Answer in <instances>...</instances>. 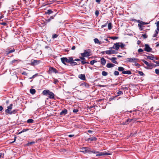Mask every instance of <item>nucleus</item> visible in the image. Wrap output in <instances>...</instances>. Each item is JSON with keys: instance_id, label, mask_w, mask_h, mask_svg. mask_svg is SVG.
Masks as SVG:
<instances>
[{"instance_id": "20e7f679", "label": "nucleus", "mask_w": 159, "mask_h": 159, "mask_svg": "<svg viewBox=\"0 0 159 159\" xmlns=\"http://www.w3.org/2000/svg\"><path fill=\"white\" fill-rule=\"evenodd\" d=\"M142 61L143 63H144L146 65L148 66L147 67H145L147 69H151L152 68V66L153 65V64H149L148 62L144 60H142Z\"/></svg>"}, {"instance_id": "79ce46f5", "label": "nucleus", "mask_w": 159, "mask_h": 159, "mask_svg": "<svg viewBox=\"0 0 159 159\" xmlns=\"http://www.w3.org/2000/svg\"><path fill=\"white\" fill-rule=\"evenodd\" d=\"M119 72L117 71H115L114 72V74L116 76L119 75Z\"/></svg>"}, {"instance_id": "4d7b16f0", "label": "nucleus", "mask_w": 159, "mask_h": 159, "mask_svg": "<svg viewBox=\"0 0 159 159\" xmlns=\"http://www.w3.org/2000/svg\"><path fill=\"white\" fill-rule=\"evenodd\" d=\"M143 51V50L142 48H139L138 50V52H142Z\"/></svg>"}, {"instance_id": "393cba45", "label": "nucleus", "mask_w": 159, "mask_h": 159, "mask_svg": "<svg viewBox=\"0 0 159 159\" xmlns=\"http://www.w3.org/2000/svg\"><path fill=\"white\" fill-rule=\"evenodd\" d=\"M51 20V19L49 18L48 19L45 20V21L42 24L43 25V26L46 25H47V23L48 22H49Z\"/></svg>"}, {"instance_id": "6ab92c4d", "label": "nucleus", "mask_w": 159, "mask_h": 159, "mask_svg": "<svg viewBox=\"0 0 159 159\" xmlns=\"http://www.w3.org/2000/svg\"><path fill=\"white\" fill-rule=\"evenodd\" d=\"M80 86L83 87H85L86 88H89V84L84 82L83 83L81 84Z\"/></svg>"}, {"instance_id": "6e6d98bb", "label": "nucleus", "mask_w": 159, "mask_h": 159, "mask_svg": "<svg viewBox=\"0 0 159 159\" xmlns=\"http://www.w3.org/2000/svg\"><path fill=\"white\" fill-rule=\"evenodd\" d=\"M117 94L118 95H120L121 94H122L123 93L121 91H120L117 92Z\"/></svg>"}, {"instance_id": "c756f323", "label": "nucleus", "mask_w": 159, "mask_h": 159, "mask_svg": "<svg viewBox=\"0 0 159 159\" xmlns=\"http://www.w3.org/2000/svg\"><path fill=\"white\" fill-rule=\"evenodd\" d=\"M29 130V129H23L20 132H19L18 134H20L24 132H26L27 131H28Z\"/></svg>"}, {"instance_id": "473e14b6", "label": "nucleus", "mask_w": 159, "mask_h": 159, "mask_svg": "<svg viewBox=\"0 0 159 159\" xmlns=\"http://www.w3.org/2000/svg\"><path fill=\"white\" fill-rule=\"evenodd\" d=\"M138 26L139 27V29L140 30H143V26H142V25H141L140 23H139L138 24Z\"/></svg>"}, {"instance_id": "412c9836", "label": "nucleus", "mask_w": 159, "mask_h": 159, "mask_svg": "<svg viewBox=\"0 0 159 159\" xmlns=\"http://www.w3.org/2000/svg\"><path fill=\"white\" fill-rule=\"evenodd\" d=\"M100 62L101 63L102 65H105L106 63V60L103 57H102L101 59Z\"/></svg>"}, {"instance_id": "774afa93", "label": "nucleus", "mask_w": 159, "mask_h": 159, "mask_svg": "<svg viewBox=\"0 0 159 159\" xmlns=\"http://www.w3.org/2000/svg\"><path fill=\"white\" fill-rule=\"evenodd\" d=\"M82 64L83 65L86 64V61H81Z\"/></svg>"}, {"instance_id": "a18cd8bd", "label": "nucleus", "mask_w": 159, "mask_h": 159, "mask_svg": "<svg viewBox=\"0 0 159 159\" xmlns=\"http://www.w3.org/2000/svg\"><path fill=\"white\" fill-rule=\"evenodd\" d=\"M58 35L57 34H54L52 35V38L53 39H54L55 38H57L58 37Z\"/></svg>"}, {"instance_id": "f257e3e1", "label": "nucleus", "mask_w": 159, "mask_h": 159, "mask_svg": "<svg viewBox=\"0 0 159 159\" xmlns=\"http://www.w3.org/2000/svg\"><path fill=\"white\" fill-rule=\"evenodd\" d=\"M81 149L82 150H84L80 151L81 152H83L84 153H85L86 152L89 153V154L91 153H93L94 154H96V153H97L98 152H96L95 150H91V148L89 147H82L81 148Z\"/></svg>"}, {"instance_id": "5701e85b", "label": "nucleus", "mask_w": 159, "mask_h": 159, "mask_svg": "<svg viewBox=\"0 0 159 159\" xmlns=\"http://www.w3.org/2000/svg\"><path fill=\"white\" fill-rule=\"evenodd\" d=\"M122 74H128V75H131L132 74V73H131V71L129 70H126V71L124 70V71H123L122 72Z\"/></svg>"}, {"instance_id": "bf43d9fd", "label": "nucleus", "mask_w": 159, "mask_h": 159, "mask_svg": "<svg viewBox=\"0 0 159 159\" xmlns=\"http://www.w3.org/2000/svg\"><path fill=\"white\" fill-rule=\"evenodd\" d=\"M4 155V154L3 153V154L1 152L0 153V158H1V157L3 158Z\"/></svg>"}, {"instance_id": "9b49d317", "label": "nucleus", "mask_w": 159, "mask_h": 159, "mask_svg": "<svg viewBox=\"0 0 159 159\" xmlns=\"http://www.w3.org/2000/svg\"><path fill=\"white\" fill-rule=\"evenodd\" d=\"M13 106V104H11L9 106L7 107V109H6L5 111L6 113H8V114H9L10 112L11 111L12 108V107Z\"/></svg>"}, {"instance_id": "69168bd1", "label": "nucleus", "mask_w": 159, "mask_h": 159, "mask_svg": "<svg viewBox=\"0 0 159 159\" xmlns=\"http://www.w3.org/2000/svg\"><path fill=\"white\" fill-rule=\"evenodd\" d=\"M121 123L123 125H126V123L125 121H122Z\"/></svg>"}, {"instance_id": "0eeeda50", "label": "nucleus", "mask_w": 159, "mask_h": 159, "mask_svg": "<svg viewBox=\"0 0 159 159\" xmlns=\"http://www.w3.org/2000/svg\"><path fill=\"white\" fill-rule=\"evenodd\" d=\"M145 47L144 49L145 51H146L147 52H151L152 49L149 47L148 44H145Z\"/></svg>"}, {"instance_id": "6e6552de", "label": "nucleus", "mask_w": 159, "mask_h": 159, "mask_svg": "<svg viewBox=\"0 0 159 159\" xmlns=\"http://www.w3.org/2000/svg\"><path fill=\"white\" fill-rule=\"evenodd\" d=\"M41 61L39 60H32L31 61V64L32 66L36 65L39 64Z\"/></svg>"}, {"instance_id": "0e129e2a", "label": "nucleus", "mask_w": 159, "mask_h": 159, "mask_svg": "<svg viewBox=\"0 0 159 159\" xmlns=\"http://www.w3.org/2000/svg\"><path fill=\"white\" fill-rule=\"evenodd\" d=\"M2 25L4 26H6L7 25V23L5 22H3L1 24Z\"/></svg>"}, {"instance_id": "7c9ffc66", "label": "nucleus", "mask_w": 159, "mask_h": 159, "mask_svg": "<svg viewBox=\"0 0 159 159\" xmlns=\"http://www.w3.org/2000/svg\"><path fill=\"white\" fill-rule=\"evenodd\" d=\"M17 109H15L14 110H13L12 111H11L10 113H9V114H10V115H12L13 114H15L16 113V112H17Z\"/></svg>"}, {"instance_id": "864d4df0", "label": "nucleus", "mask_w": 159, "mask_h": 159, "mask_svg": "<svg viewBox=\"0 0 159 159\" xmlns=\"http://www.w3.org/2000/svg\"><path fill=\"white\" fill-rule=\"evenodd\" d=\"M57 13L55 14V15H53V16H51L50 17V19H53L54 18V17L56 16V15L57 14Z\"/></svg>"}, {"instance_id": "9d476101", "label": "nucleus", "mask_w": 159, "mask_h": 159, "mask_svg": "<svg viewBox=\"0 0 159 159\" xmlns=\"http://www.w3.org/2000/svg\"><path fill=\"white\" fill-rule=\"evenodd\" d=\"M52 72L55 73H56L58 72V71L55 68L53 67H50L49 68V73H51Z\"/></svg>"}, {"instance_id": "680f3d73", "label": "nucleus", "mask_w": 159, "mask_h": 159, "mask_svg": "<svg viewBox=\"0 0 159 159\" xmlns=\"http://www.w3.org/2000/svg\"><path fill=\"white\" fill-rule=\"evenodd\" d=\"M58 82V80L57 79H54V83L56 84Z\"/></svg>"}, {"instance_id": "e2e57ef3", "label": "nucleus", "mask_w": 159, "mask_h": 159, "mask_svg": "<svg viewBox=\"0 0 159 159\" xmlns=\"http://www.w3.org/2000/svg\"><path fill=\"white\" fill-rule=\"evenodd\" d=\"M22 75H27V74L25 72V71L23 72L22 73Z\"/></svg>"}, {"instance_id": "ddd939ff", "label": "nucleus", "mask_w": 159, "mask_h": 159, "mask_svg": "<svg viewBox=\"0 0 159 159\" xmlns=\"http://www.w3.org/2000/svg\"><path fill=\"white\" fill-rule=\"evenodd\" d=\"M49 93H50V90L48 89H45L43 91L42 94L43 95L48 96Z\"/></svg>"}, {"instance_id": "09e8293b", "label": "nucleus", "mask_w": 159, "mask_h": 159, "mask_svg": "<svg viewBox=\"0 0 159 159\" xmlns=\"http://www.w3.org/2000/svg\"><path fill=\"white\" fill-rule=\"evenodd\" d=\"M38 75V74H36L34 75L32 77H30L29 78V79H32V78H35V77H36Z\"/></svg>"}, {"instance_id": "f8f14e48", "label": "nucleus", "mask_w": 159, "mask_h": 159, "mask_svg": "<svg viewBox=\"0 0 159 159\" xmlns=\"http://www.w3.org/2000/svg\"><path fill=\"white\" fill-rule=\"evenodd\" d=\"M48 96V97L49 98L55 99V95L54 93L50 91V93H49Z\"/></svg>"}, {"instance_id": "ea45409f", "label": "nucleus", "mask_w": 159, "mask_h": 159, "mask_svg": "<svg viewBox=\"0 0 159 159\" xmlns=\"http://www.w3.org/2000/svg\"><path fill=\"white\" fill-rule=\"evenodd\" d=\"M137 72L141 76H143L144 75V74L142 72L140 71H138Z\"/></svg>"}, {"instance_id": "4c0bfd02", "label": "nucleus", "mask_w": 159, "mask_h": 159, "mask_svg": "<svg viewBox=\"0 0 159 159\" xmlns=\"http://www.w3.org/2000/svg\"><path fill=\"white\" fill-rule=\"evenodd\" d=\"M94 41L96 43H98L99 44L100 43L99 40L97 38H95L94 39Z\"/></svg>"}, {"instance_id": "49530a36", "label": "nucleus", "mask_w": 159, "mask_h": 159, "mask_svg": "<svg viewBox=\"0 0 159 159\" xmlns=\"http://www.w3.org/2000/svg\"><path fill=\"white\" fill-rule=\"evenodd\" d=\"M126 123V125L130 123V121L129 120V118H128L126 121H125Z\"/></svg>"}, {"instance_id": "39448f33", "label": "nucleus", "mask_w": 159, "mask_h": 159, "mask_svg": "<svg viewBox=\"0 0 159 159\" xmlns=\"http://www.w3.org/2000/svg\"><path fill=\"white\" fill-rule=\"evenodd\" d=\"M138 59L134 58H128L126 59V61L127 62H135Z\"/></svg>"}, {"instance_id": "58836bf2", "label": "nucleus", "mask_w": 159, "mask_h": 159, "mask_svg": "<svg viewBox=\"0 0 159 159\" xmlns=\"http://www.w3.org/2000/svg\"><path fill=\"white\" fill-rule=\"evenodd\" d=\"M97 62V61L95 60H93L91 61L90 62V64L91 65H93L94 63Z\"/></svg>"}, {"instance_id": "052dcab7", "label": "nucleus", "mask_w": 159, "mask_h": 159, "mask_svg": "<svg viewBox=\"0 0 159 159\" xmlns=\"http://www.w3.org/2000/svg\"><path fill=\"white\" fill-rule=\"evenodd\" d=\"M107 23H106L105 24L103 25H102V26H101L102 28H104V27L106 26H107Z\"/></svg>"}, {"instance_id": "a878e982", "label": "nucleus", "mask_w": 159, "mask_h": 159, "mask_svg": "<svg viewBox=\"0 0 159 159\" xmlns=\"http://www.w3.org/2000/svg\"><path fill=\"white\" fill-rule=\"evenodd\" d=\"M30 93L31 94L33 95L34 94L36 93V90L35 89H30Z\"/></svg>"}, {"instance_id": "1a4fd4ad", "label": "nucleus", "mask_w": 159, "mask_h": 159, "mask_svg": "<svg viewBox=\"0 0 159 159\" xmlns=\"http://www.w3.org/2000/svg\"><path fill=\"white\" fill-rule=\"evenodd\" d=\"M105 53L108 55H110L112 54H116L117 53V52L115 50H107L105 52Z\"/></svg>"}, {"instance_id": "2f4dec72", "label": "nucleus", "mask_w": 159, "mask_h": 159, "mask_svg": "<svg viewBox=\"0 0 159 159\" xmlns=\"http://www.w3.org/2000/svg\"><path fill=\"white\" fill-rule=\"evenodd\" d=\"M35 143V142L34 141L30 142H29L27 144H26V146H29L30 145L32 144H34Z\"/></svg>"}, {"instance_id": "4be33fe9", "label": "nucleus", "mask_w": 159, "mask_h": 159, "mask_svg": "<svg viewBox=\"0 0 159 159\" xmlns=\"http://www.w3.org/2000/svg\"><path fill=\"white\" fill-rule=\"evenodd\" d=\"M115 66V65L114 64L109 63H107L106 65V67L108 68H110L113 67Z\"/></svg>"}, {"instance_id": "c9c22d12", "label": "nucleus", "mask_w": 159, "mask_h": 159, "mask_svg": "<svg viewBox=\"0 0 159 159\" xmlns=\"http://www.w3.org/2000/svg\"><path fill=\"white\" fill-rule=\"evenodd\" d=\"M119 43L120 47L121 48H123L125 46V45L122 43Z\"/></svg>"}, {"instance_id": "e433bc0d", "label": "nucleus", "mask_w": 159, "mask_h": 159, "mask_svg": "<svg viewBox=\"0 0 159 159\" xmlns=\"http://www.w3.org/2000/svg\"><path fill=\"white\" fill-rule=\"evenodd\" d=\"M102 75L103 76H106L107 75L108 73L104 71H103L102 72Z\"/></svg>"}, {"instance_id": "aec40b11", "label": "nucleus", "mask_w": 159, "mask_h": 159, "mask_svg": "<svg viewBox=\"0 0 159 159\" xmlns=\"http://www.w3.org/2000/svg\"><path fill=\"white\" fill-rule=\"evenodd\" d=\"M67 113V109H65L62 110V111L60 113V115H65Z\"/></svg>"}, {"instance_id": "a211bd4d", "label": "nucleus", "mask_w": 159, "mask_h": 159, "mask_svg": "<svg viewBox=\"0 0 159 159\" xmlns=\"http://www.w3.org/2000/svg\"><path fill=\"white\" fill-rule=\"evenodd\" d=\"M97 140V138L94 137H92L91 138H89L87 141H96Z\"/></svg>"}, {"instance_id": "338daca9", "label": "nucleus", "mask_w": 159, "mask_h": 159, "mask_svg": "<svg viewBox=\"0 0 159 159\" xmlns=\"http://www.w3.org/2000/svg\"><path fill=\"white\" fill-rule=\"evenodd\" d=\"M74 136V134H70V135H68L69 137L70 138Z\"/></svg>"}, {"instance_id": "603ef678", "label": "nucleus", "mask_w": 159, "mask_h": 159, "mask_svg": "<svg viewBox=\"0 0 159 159\" xmlns=\"http://www.w3.org/2000/svg\"><path fill=\"white\" fill-rule=\"evenodd\" d=\"M140 24L142 25H147L148 23H146L145 22H143L142 21H141Z\"/></svg>"}, {"instance_id": "dca6fc26", "label": "nucleus", "mask_w": 159, "mask_h": 159, "mask_svg": "<svg viewBox=\"0 0 159 159\" xmlns=\"http://www.w3.org/2000/svg\"><path fill=\"white\" fill-rule=\"evenodd\" d=\"M109 59L111 60L112 63L116 64H118V63L116 61L117 59V58L116 57H112L111 58H109Z\"/></svg>"}, {"instance_id": "3c124183", "label": "nucleus", "mask_w": 159, "mask_h": 159, "mask_svg": "<svg viewBox=\"0 0 159 159\" xmlns=\"http://www.w3.org/2000/svg\"><path fill=\"white\" fill-rule=\"evenodd\" d=\"M18 61V60H13L11 61V64H13V63H14L16 62H17Z\"/></svg>"}, {"instance_id": "a19ab883", "label": "nucleus", "mask_w": 159, "mask_h": 159, "mask_svg": "<svg viewBox=\"0 0 159 159\" xmlns=\"http://www.w3.org/2000/svg\"><path fill=\"white\" fill-rule=\"evenodd\" d=\"M110 38L112 39L115 40L118 39L119 38V37H118L114 36V37H110Z\"/></svg>"}, {"instance_id": "2eb2a0df", "label": "nucleus", "mask_w": 159, "mask_h": 159, "mask_svg": "<svg viewBox=\"0 0 159 159\" xmlns=\"http://www.w3.org/2000/svg\"><path fill=\"white\" fill-rule=\"evenodd\" d=\"M78 77L83 80H86L85 76L84 74H80L78 75Z\"/></svg>"}, {"instance_id": "f704fd0d", "label": "nucleus", "mask_w": 159, "mask_h": 159, "mask_svg": "<svg viewBox=\"0 0 159 159\" xmlns=\"http://www.w3.org/2000/svg\"><path fill=\"white\" fill-rule=\"evenodd\" d=\"M74 61H72L70 63V64L71 66H75L77 65V63L76 62H74Z\"/></svg>"}, {"instance_id": "8fccbe9b", "label": "nucleus", "mask_w": 159, "mask_h": 159, "mask_svg": "<svg viewBox=\"0 0 159 159\" xmlns=\"http://www.w3.org/2000/svg\"><path fill=\"white\" fill-rule=\"evenodd\" d=\"M142 36L144 39H146V38H147L148 37V35L146 34H142Z\"/></svg>"}, {"instance_id": "4468645a", "label": "nucleus", "mask_w": 159, "mask_h": 159, "mask_svg": "<svg viewBox=\"0 0 159 159\" xmlns=\"http://www.w3.org/2000/svg\"><path fill=\"white\" fill-rule=\"evenodd\" d=\"M119 45V43H114L113 46V49L116 50H118L120 48Z\"/></svg>"}, {"instance_id": "423d86ee", "label": "nucleus", "mask_w": 159, "mask_h": 159, "mask_svg": "<svg viewBox=\"0 0 159 159\" xmlns=\"http://www.w3.org/2000/svg\"><path fill=\"white\" fill-rule=\"evenodd\" d=\"M96 152H98L97 153H96V156H100L102 155H111V153L108 152H105V153H102V152H100L98 151H96Z\"/></svg>"}, {"instance_id": "37998d69", "label": "nucleus", "mask_w": 159, "mask_h": 159, "mask_svg": "<svg viewBox=\"0 0 159 159\" xmlns=\"http://www.w3.org/2000/svg\"><path fill=\"white\" fill-rule=\"evenodd\" d=\"M155 72L158 75H159V69H156L155 70Z\"/></svg>"}, {"instance_id": "72a5a7b5", "label": "nucleus", "mask_w": 159, "mask_h": 159, "mask_svg": "<svg viewBox=\"0 0 159 159\" xmlns=\"http://www.w3.org/2000/svg\"><path fill=\"white\" fill-rule=\"evenodd\" d=\"M108 29L109 30H110L111 29H112V25L111 23H108Z\"/></svg>"}, {"instance_id": "f3484780", "label": "nucleus", "mask_w": 159, "mask_h": 159, "mask_svg": "<svg viewBox=\"0 0 159 159\" xmlns=\"http://www.w3.org/2000/svg\"><path fill=\"white\" fill-rule=\"evenodd\" d=\"M15 51V49H14L13 48L11 49V50H9V51H6L5 52V54L7 55L10 53L13 52H14Z\"/></svg>"}, {"instance_id": "c85d7f7f", "label": "nucleus", "mask_w": 159, "mask_h": 159, "mask_svg": "<svg viewBox=\"0 0 159 159\" xmlns=\"http://www.w3.org/2000/svg\"><path fill=\"white\" fill-rule=\"evenodd\" d=\"M125 68L122 67H118V70L120 71H124Z\"/></svg>"}, {"instance_id": "13d9d810", "label": "nucleus", "mask_w": 159, "mask_h": 159, "mask_svg": "<svg viewBox=\"0 0 159 159\" xmlns=\"http://www.w3.org/2000/svg\"><path fill=\"white\" fill-rule=\"evenodd\" d=\"M129 120L130 123L132 121H135V120L134 119H129Z\"/></svg>"}, {"instance_id": "7ed1b4c3", "label": "nucleus", "mask_w": 159, "mask_h": 159, "mask_svg": "<svg viewBox=\"0 0 159 159\" xmlns=\"http://www.w3.org/2000/svg\"><path fill=\"white\" fill-rule=\"evenodd\" d=\"M91 51L90 49H88L84 50V53H81V56L83 57H86L91 55Z\"/></svg>"}, {"instance_id": "de8ad7c7", "label": "nucleus", "mask_w": 159, "mask_h": 159, "mask_svg": "<svg viewBox=\"0 0 159 159\" xmlns=\"http://www.w3.org/2000/svg\"><path fill=\"white\" fill-rule=\"evenodd\" d=\"M95 14L96 16H98L99 14V12L98 11V10L96 11L95 12Z\"/></svg>"}, {"instance_id": "c03bdc74", "label": "nucleus", "mask_w": 159, "mask_h": 159, "mask_svg": "<svg viewBox=\"0 0 159 159\" xmlns=\"http://www.w3.org/2000/svg\"><path fill=\"white\" fill-rule=\"evenodd\" d=\"M158 34V31L156 30H155V33L153 35V37H156Z\"/></svg>"}, {"instance_id": "f03ea898", "label": "nucleus", "mask_w": 159, "mask_h": 159, "mask_svg": "<svg viewBox=\"0 0 159 159\" xmlns=\"http://www.w3.org/2000/svg\"><path fill=\"white\" fill-rule=\"evenodd\" d=\"M69 59H68L66 57H62L61 58V59L62 62L65 65H66V62L67 63H70V62L72 61H73V57H68Z\"/></svg>"}, {"instance_id": "cd10ccee", "label": "nucleus", "mask_w": 159, "mask_h": 159, "mask_svg": "<svg viewBox=\"0 0 159 159\" xmlns=\"http://www.w3.org/2000/svg\"><path fill=\"white\" fill-rule=\"evenodd\" d=\"M151 56H146L147 57L148 59L151 60H153V58H154V55H151Z\"/></svg>"}, {"instance_id": "5fc2aeb1", "label": "nucleus", "mask_w": 159, "mask_h": 159, "mask_svg": "<svg viewBox=\"0 0 159 159\" xmlns=\"http://www.w3.org/2000/svg\"><path fill=\"white\" fill-rule=\"evenodd\" d=\"M78 111H79V110L77 109H74L73 110V111L74 113H76Z\"/></svg>"}, {"instance_id": "b1692460", "label": "nucleus", "mask_w": 159, "mask_h": 159, "mask_svg": "<svg viewBox=\"0 0 159 159\" xmlns=\"http://www.w3.org/2000/svg\"><path fill=\"white\" fill-rule=\"evenodd\" d=\"M53 12V11H52V10L50 9H49L47 10L45 12V14H48V15L52 13Z\"/></svg>"}, {"instance_id": "bb28decb", "label": "nucleus", "mask_w": 159, "mask_h": 159, "mask_svg": "<svg viewBox=\"0 0 159 159\" xmlns=\"http://www.w3.org/2000/svg\"><path fill=\"white\" fill-rule=\"evenodd\" d=\"M27 122L28 123H34V120L32 119H29L27 120Z\"/></svg>"}]
</instances>
